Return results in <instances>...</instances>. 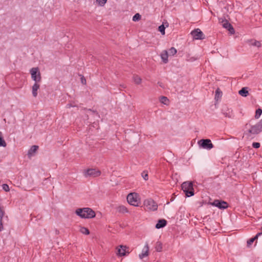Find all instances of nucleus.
I'll return each mask as SVG.
<instances>
[{"label":"nucleus","mask_w":262,"mask_h":262,"mask_svg":"<svg viewBox=\"0 0 262 262\" xmlns=\"http://www.w3.org/2000/svg\"><path fill=\"white\" fill-rule=\"evenodd\" d=\"M160 102L164 104H167L169 102V100L166 97L162 96L160 99Z\"/></svg>","instance_id":"obj_28"},{"label":"nucleus","mask_w":262,"mask_h":262,"mask_svg":"<svg viewBox=\"0 0 262 262\" xmlns=\"http://www.w3.org/2000/svg\"><path fill=\"white\" fill-rule=\"evenodd\" d=\"M222 23L223 27L227 29L231 34H234L235 33L233 27L227 20H223Z\"/></svg>","instance_id":"obj_12"},{"label":"nucleus","mask_w":262,"mask_h":262,"mask_svg":"<svg viewBox=\"0 0 262 262\" xmlns=\"http://www.w3.org/2000/svg\"><path fill=\"white\" fill-rule=\"evenodd\" d=\"M149 254V246L147 243L145 245L142 253L139 254V256L140 259H143L144 257H146Z\"/></svg>","instance_id":"obj_13"},{"label":"nucleus","mask_w":262,"mask_h":262,"mask_svg":"<svg viewBox=\"0 0 262 262\" xmlns=\"http://www.w3.org/2000/svg\"><path fill=\"white\" fill-rule=\"evenodd\" d=\"M188 56L187 57V58L186 59V60L188 61H193L196 60V58L194 57H190L189 59L188 58Z\"/></svg>","instance_id":"obj_38"},{"label":"nucleus","mask_w":262,"mask_h":262,"mask_svg":"<svg viewBox=\"0 0 262 262\" xmlns=\"http://www.w3.org/2000/svg\"><path fill=\"white\" fill-rule=\"evenodd\" d=\"M248 41L250 46H255L258 48H260L261 46V42L259 41H257L255 39H250Z\"/></svg>","instance_id":"obj_18"},{"label":"nucleus","mask_w":262,"mask_h":262,"mask_svg":"<svg viewBox=\"0 0 262 262\" xmlns=\"http://www.w3.org/2000/svg\"><path fill=\"white\" fill-rule=\"evenodd\" d=\"M32 79L36 82H40L41 80V74L38 68H32L30 71Z\"/></svg>","instance_id":"obj_6"},{"label":"nucleus","mask_w":262,"mask_h":262,"mask_svg":"<svg viewBox=\"0 0 262 262\" xmlns=\"http://www.w3.org/2000/svg\"><path fill=\"white\" fill-rule=\"evenodd\" d=\"M167 224V221L164 219L159 220L156 225V228L157 229H160L161 228H163Z\"/></svg>","instance_id":"obj_16"},{"label":"nucleus","mask_w":262,"mask_h":262,"mask_svg":"<svg viewBox=\"0 0 262 262\" xmlns=\"http://www.w3.org/2000/svg\"><path fill=\"white\" fill-rule=\"evenodd\" d=\"M80 76H81L80 80H81V83L84 85L86 84V79H85V77H84V76L81 75Z\"/></svg>","instance_id":"obj_36"},{"label":"nucleus","mask_w":262,"mask_h":262,"mask_svg":"<svg viewBox=\"0 0 262 262\" xmlns=\"http://www.w3.org/2000/svg\"><path fill=\"white\" fill-rule=\"evenodd\" d=\"M191 34L192 36L193 39H203L205 38V35L201 31L200 29H195L194 30L192 31L191 32Z\"/></svg>","instance_id":"obj_8"},{"label":"nucleus","mask_w":262,"mask_h":262,"mask_svg":"<svg viewBox=\"0 0 262 262\" xmlns=\"http://www.w3.org/2000/svg\"><path fill=\"white\" fill-rule=\"evenodd\" d=\"M199 145L204 149H211L213 147V145L212 144L210 139H201L198 141Z\"/></svg>","instance_id":"obj_7"},{"label":"nucleus","mask_w":262,"mask_h":262,"mask_svg":"<svg viewBox=\"0 0 262 262\" xmlns=\"http://www.w3.org/2000/svg\"><path fill=\"white\" fill-rule=\"evenodd\" d=\"M245 127L246 130L245 132V135L247 136L248 138H253L255 135L259 134L262 131V119L254 125L247 123Z\"/></svg>","instance_id":"obj_1"},{"label":"nucleus","mask_w":262,"mask_h":262,"mask_svg":"<svg viewBox=\"0 0 262 262\" xmlns=\"http://www.w3.org/2000/svg\"><path fill=\"white\" fill-rule=\"evenodd\" d=\"M107 0H96V2L100 6H103L106 4Z\"/></svg>","instance_id":"obj_30"},{"label":"nucleus","mask_w":262,"mask_h":262,"mask_svg":"<svg viewBox=\"0 0 262 262\" xmlns=\"http://www.w3.org/2000/svg\"><path fill=\"white\" fill-rule=\"evenodd\" d=\"M181 187L187 196L190 197L194 195V189L192 182H183L181 185Z\"/></svg>","instance_id":"obj_3"},{"label":"nucleus","mask_w":262,"mask_h":262,"mask_svg":"<svg viewBox=\"0 0 262 262\" xmlns=\"http://www.w3.org/2000/svg\"><path fill=\"white\" fill-rule=\"evenodd\" d=\"M7 146V144L3 137V134L1 132H0V146L6 147Z\"/></svg>","instance_id":"obj_24"},{"label":"nucleus","mask_w":262,"mask_h":262,"mask_svg":"<svg viewBox=\"0 0 262 262\" xmlns=\"http://www.w3.org/2000/svg\"><path fill=\"white\" fill-rule=\"evenodd\" d=\"M40 85L38 82H35V83L32 86V95L34 97H36L37 96V91L39 89Z\"/></svg>","instance_id":"obj_14"},{"label":"nucleus","mask_w":262,"mask_h":262,"mask_svg":"<svg viewBox=\"0 0 262 262\" xmlns=\"http://www.w3.org/2000/svg\"><path fill=\"white\" fill-rule=\"evenodd\" d=\"M260 143L258 142H253L252 143V146L253 148H258L260 147Z\"/></svg>","instance_id":"obj_37"},{"label":"nucleus","mask_w":262,"mask_h":262,"mask_svg":"<svg viewBox=\"0 0 262 262\" xmlns=\"http://www.w3.org/2000/svg\"><path fill=\"white\" fill-rule=\"evenodd\" d=\"M134 81L137 84H139L141 83L142 79L138 75H134L133 77Z\"/></svg>","instance_id":"obj_25"},{"label":"nucleus","mask_w":262,"mask_h":262,"mask_svg":"<svg viewBox=\"0 0 262 262\" xmlns=\"http://www.w3.org/2000/svg\"><path fill=\"white\" fill-rule=\"evenodd\" d=\"M262 234L261 232L258 233L254 237L250 238V239L247 241V246H250L258 238V236Z\"/></svg>","instance_id":"obj_19"},{"label":"nucleus","mask_w":262,"mask_h":262,"mask_svg":"<svg viewBox=\"0 0 262 262\" xmlns=\"http://www.w3.org/2000/svg\"><path fill=\"white\" fill-rule=\"evenodd\" d=\"M161 59L163 61V62L164 63H166L168 62V52L166 50H164L162 52V53H161Z\"/></svg>","instance_id":"obj_15"},{"label":"nucleus","mask_w":262,"mask_h":262,"mask_svg":"<svg viewBox=\"0 0 262 262\" xmlns=\"http://www.w3.org/2000/svg\"><path fill=\"white\" fill-rule=\"evenodd\" d=\"M212 205L220 209H224L228 208V204L224 201H220L218 200H214Z\"/></svg>","instance_id":"obj_11"},{"label":"nucleus","mask_w":262,"mask_h":262,"mask_svg":"<svg viewBox=\"0 0 262 262\" xmlns=\"http://www.w3.org/2000/svg\"><path fill=\"white\" fill-rule=\"evenodd\" d=\"M127 201L128 203L134 206H139L140 200L139 196L136 193H130L127 196Z\"/></svg>","instance_id":"obj_4"},{"label":"nucleus","mask_w":262,"mask_h":262,"mask_svg":"<svg viewBox=\"0 0 262 262\" xmlns=\"http://www.w3.org/2000/svg\"><path fill=\"white\" fill-rule=\"evenodd\" d=\"M165 27L163 25H161L159 27L158 30L162 33V35L165 34Z\"/></svg>","instance_id":"obj_33"},{"label":"nucleus","mask_w":262,"mask_h":262,"mask_svg":"<svg viewBox=\"0 0 262 262\" xmlns=\"http://www.w3.org/2000/svg\"><path fill=\"white\" fill-rule=\"evenodd\" d=\"M224 115L226 117H228V118L231 117V115L229 114V113H224Z\"/></svg>","instance_id":"obj_39"},{"label":"nucleus","mask_w":262,"mask_h":262,"mask_svg":"<svg viewBox=\"0 0 262 262\" xmlns=\"http://www.w3.org/2000/svg\"><path fill=\"white\" fill-rule=\"evenodd\" d=\"M80 231L82 234H84L85 235H88L90 234V231H89V229L87 228L84 227H81L80 229Z\"/></svg>","instance_id":"obj_26"},{"label":"nucleus","mask_w":262,"mask_h":262,"mask_svg":"<svg viewBox=\"0 0 262 262\" xmlns=\"http://www.w3.org/2000/svg\"><path fill=\"white\" fill-rule=\"evenodd\" d=\"M177 51L174 47H171L169 50V53L170 55L173 56L174 55H175L177 53Z\"/></svg>","instance_id":"obj_31"},{"label":"nucleus","mask_w":262,"mask_h":262,"mask_svg":"<svg viewBox=\"0 0 262 262\" xmlns=\"http://www.w3.org/2000/svg\"><path fill=\"white\" fill-rule=\"evenodd\" d=\"M261 114H262V110L259 108L257 109L255 112V118L256 119H258L260 117Z\"/></svg>","instance_id":"obj_27"},{"label":"nucleus","mask_w":262,"mask_h":262,"mask_svg":"<svg viewBox=\"0 0 262 262\" xmlns=\"http://www.w3.org/2000/svg\"><path fill=\"white\" fill-rule=\"evenodd\" d=\"M158 84H159V85L162 87V83H160V82H158Z\"/></svg>","instance_id":"obj_40"},{"label":"nucleus","mask_w":262,"mask_h":262,"mask_svg":"<svg viewBox=\"0 0 262 262\" xmlns=\"http://www.w3.org/2000/svg\"><path fill=\"white\" fill-rule=\"evenodd\" d=\"M4 215V211L0 206V231H2L4 229L3 224L2 222L3 217Z\"/></svg>","instance_id":"obj_21"},{"label":"nucleus","mask_w":262,"mask_h":262,"mask_svg":"<svg viewBox=\"0 0 262 262\" xmlns=\"http://www.w3.org/2000/svg\"><path fill=\"white\" fill-rule=\"evenodd\" d=\"M129 248L126 246L120 245L117 248V255L119 256H123L126 255V253H129Z\"/></svg>","instance_id":"obj_10"},{"label":"nucleus","mask_w":262,"mask_h":262,"mask_svg":"<svg viewBox=\"0 0 262 262\" xmlns=\"http://www.w3.org/2000/svg\"><path fill=\"white\" fill-rule=\"evenodd\" d=\"M162 248H163V247H162V243L161 242L158 241L156 243V246H155L156 250L157 252H161L162 250Z\"/></svg>","instance_id":"obj_23"},{"label":"nucleus","mask_w":262,"mask_h":262,"mask_svg":"<svg viewBox=\"0 0 262 262\" xmlns=\"http://www.w3.org/2000/svg\"><path fill=\"white\" fill-rule=\"evenodd\" d=\"M38 147H39L37 145H33L32 146H31V147L28 150V157H32L34 155V154L36 152V151L38 150Z\"/></svg>","instance_id":"obj_17"},{"label":"nucleus","mask_w":262,"mask_h":262,"mask_svg":"<svg viewBox=\"0 0 262 262\" xmlns=\"http://www.w3.org/2000/svg\"><path fill=\"white\" fill-rule=\"evenodd\" d=\"M141 19V15L139 13H136L133 17V20L134 21H138Z\"/></svg>","instance_id":"obj_32"},{"label":"nucleus","mask_w":262,"mask_h":262,"mask_svg":"<svg viewBox=\"0 0 262 262\" xmlns=\"http://www.w3.org/2000/svg\"><path fill=\"white\" fill-rule=\"evenodd\" d=\"M76 214L83 219H91L95 216L96 213L90 208H78L75 211Z\"/></svg>","instance_id":"obj_2"},{"label":"nucleus","mask_w":262,"mask_h":262,"mask_svg":"<svg viewBox=\"0 0 262 262\" xmlns=\"http://www.w3.org/2000/svg\"><path fill=\"white\" fill-rule=\"evenodd\" d=\"M142 176L145 180H147L148 179V176L147 172L143 171L142 173Z\"/></svg>","instance_id":"obj_35"},{"label":"nucleus","mask_w":262,"mask_h":262,"mask_svg":"<svg viewBox=\"0 0 262 262\" xmlns=\"http://www.w3.org/2000/svg\"><path fill=\"white\" fill-rule=\"evenodd\" d=\"M3 189L6 192H8L10 190L9 186L6 184H4L2 185Z\"/></svg>","instance_id":"obj_34"},{"label":"nucleus","mask_w":262,"mask_h":262,"mask_svg":"<svg viewBox=\"0 0 262 262\" xmlns=\"http://www.w3.org/2000/svg\"><path fill=\"white\" fill-rule=\"evenodd\" d=\"M101 174V171L96 169L90 168L88 169L84 172L85 177H97Z\"/></svg>","instance_id":"obj_9"},{"label":"nucleus","mask_w":262,"mask_h":262,"mask_svg":"<svg viewBox=\"0 0 262 262\" xmlns=\"http://www.w3.org/2000/svg\"><path fill=\"white\" fill-rule=\"evenodd\" d=\"M117 210L120 213H124L128 212V210H127V208L125 206H123V205L118 206L117 208Z\"/></svg>","instance_id":"obj_22"},{"label":"nucleus","mask_w":262,"mask_h":262,"mask_svg":"<svg viewBox=\"0 0 262 262\" xmlns=\"http://www.w3.org/2000/svg\"><path fill=\"white\" fill-rule=\"evenodd\" d=\"M238 93L240 95L243 97H246L248 96L249 92L248 91V88H243L241 90L239 91Z\"/></svg>","instance_id":"obj_20"},{"label":"nucleus","mask_w":262,"mask_h":262,"mask_svg":"<svg viewBox=\"0 0 262 262\" xmlns=\"http://www.w3.org/2000/svg\"><path fill=\"white\" fill-rule=\"evenodd\" d=\"M222 92L220 91L219 89H217L215 91V99L217 100L219 98H220L222 96Z\"/></svg>","instance_id":"obj_29"},{"label":"nucleus","mask_w":262,"mask_h":262,"mask_svg":"<svg viewBox=\"0 0 262 262\" xmlns=\"http://www.w3.org/2000/svg\"><path fill=\"white\" fill-rule=\"evenodd\" d=\"M143 204L146 209L149 211H156L158 209L157 204L151 199L145 200Z\"/></svg>","instance_id":"obj_5"}]
</instances>
